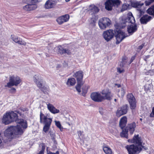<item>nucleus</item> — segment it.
I'll return each mask as SVG.
<instances>
[{
    "label": "nucleus",
    "mask_w": 154,
    "mask_h": 154,
    "mask_svg": "<svg viewBox=\"0 0 154 154\" xmlns=\"http://www.w3.org/2000/svg\"><path fill=\"white\" fill-rule=\"evenodd\" d=\"M114 33V31L110 29L104 31L103 33V35L105 40L108 42L113 38Z\"/></svg>",
    "instance_id": "13"
},
{
    "label": "nucleus",
    "mask_w": 154,
    "mask_h": 154,
    "mask_svg": "<svg viewBox=\"0 0 154 154\" xmlns=\"http://www.w3.org/2000/svg\"><path fill=\"white\" fill-rule=\"evenodd\" d=\"M55 122L56 126L60 129L61 131L62 129H63V128L62 127V126L60 122L59 121H55Z\"/></svg>",
    "instance_id": "37"
},
{
    "label": "nucleus",
    "mask_w": 154,
    "mask_h": 154,
    "mask_svg": "<svg viewBox=\"0 0 154 154\" xmlns=\"http://www.w3.org/2000/svg\"><path fill=\"white\" fill-rule=\"evenodd\" d=\"M146 12L149 14L154 16V6H152L149 8Z\"/></svg>",
    "instance_id": "30"
},
{
    "label": "nucleus",
    "mask_w": 154,
    "mask_h": 154,
    "mask_svg": "<svg viewBox=\"0 0 154 154\" xmlns=\"http://www.w3.org/2000/svg\"><path fill=\"white\" fill-rule=\"evenodd\" d=\"M58 52L61 54H67L68 55H70L71 54L70 50L68 49L64 48L61 45L58 46L57 47Z\"/></svg>",
    "instance_id": "19"
},
{
    "label": "nucleus",
    "mask_w": 154,
    "mask_h": 154,
    "mask_svg": "<svg viewBox=\"0 0 154 154\" xmlns=\"http://www.w3.org/2000/svg\"><path fill=\"white\" fill-rule=\"evenodd\" d=\"M116 100H117L116 99H114V101H115V102H116Z\"/></svg>",
    "instance_id": "54"
},
{
    "label": "nucleus",
    "mask_w": 154,
    "mask_h": 154,
    "mask_svg": "<svg viewBox=\"0 0 154 154\" xmlns=\"http://www.w3.org/2000/svg\"><path fill=\"white\" fill-rule=\"evenodd\" d=\"M135 22L134 18L132 13H129L126 18H122V23L125 24L126 25L128 23H131V24L128 25L127 30L128 33L132 34L137 30V25L134 24Z\"/></svg>",
    "instance_id": "4"
},
{
    "label": "nucleus",
    "mask_w": 154,
    "mask_h": 154,
    "mask_svg": "<svg viewBox=\"0 0 154 154\" xmlns=\"http://www.w3.org/2000/svg\"><path fill=\"white\" fill-rule=\"evenodd\" d=\"M21 125L16 126H11L6 130L4 132L5 136L8 138H13L15 135H21L23 134V128Z\"/></svg>",
    "instance_id": "3"
},
{
    "label": "nucleus",
    "mask_w": 154,
    "mask_h": 154,
    "mask_svg": "<svg viewBox=\"0 0 154 154\" xmlns=\"http://www.w3.org/2000/svg\"><path fill=\"white\" fill-rule=\"evenodd\" d=\"M57 1L54 0H48L45 3V8L46 9H51L54 8L56 5Z\"/></svg>",
    "instance_id": "17"
},
{
    "label": "nucleus",
    "mask_w": 154,
    "mask_h": 154,
    "mask_svg": "<svg viewBox=\"0 0 154 154\" xmlns=\"http://www.w3.org/2000/svg\"><path fill=\"white\" fill-rule=\"evenodd\" d=\"M128 131L126 129L123 130L122 132L120 133L121 136L122 137H125L127 138L128 137Z\"/></svg>",
    "instance_id": "33"
},
{
    "label": "nucleus",
    "mask_w": 154,
    "mask_h": 154,
    "mask_svg": "<svg viewBox=\"0 0 154 154\" xmlns=\"http://www.w3.org/2000/svg\"><path fill=\"white\" fill-rule=\"evenodd\" d=\"M48 154H59V152L58 151H57L56 153H53L51 152H49Z\"/></svg>",
    "instance_id": "49"
},
{
    "label": "nucleus",
    "mask_w": 154,
    "mask_h": 154,
    "mask_svg": "<svg viewBox=\"0 0 154 154\" xmlns=\"http://www.w3.org/2000/svg\"><path fill=\"white\" fill-rule=\"evenodd\" d=\"M70 0H66V2H68Z\"/></svg>",
    "instance_id": "53"
},
{
    "label": "nucleus",
    "mask_w": 154,
    "mask_h": 154,
    "mask_svg": "<svg viewBox=\"0 0 154 154\" xmlns=\"http://www.w3.org/2000/svg\"><path fill=\"white\" fill-rule=\"evenodd\" d=\"M21 82V80L19 76L14 75H10L9 82L7 83V85H5V87L11 88L14 86H17Z\"/></svg>",
    "instance_id": "6"
},
{
    "label": "nucleus",
    "mask_w": 154,
    "mask_h": 154,
    "mask_svg": "<svg viewBox=\"0 0 154 154\" xmlns=\"http://www.w3.org/2000/svg\"><path fill=\"white\" fill-rule=\"evenodd\" d=\"M11 90L14 91H16V89L14 88H12L11 89Z\"/></svg>",
    "instance_id": "52"
},
{
    "label": "nucleus",
    "mask_w": 154,
    "mask_h": 154,
    "mask_svg": "<svg viewBox=\"0 0 154 154\" xmlns=\"http://www.w3.org/2000/svg\"><path fill=\"white\" fill-rule=\"evenodd\" d=\"M135 56H133L131 57V59L130 60V62L129 63V64L131 63L135 59Z\"/></svg>",
    "instance_id": "44"
},
{
    "label": "nucleus",
    "mask_w": 154,
    "mask_h": 154,
    "mask_svg": "<svg viewBox=\"0 0 154 154\" xmlns=\"http://www.w3.org/2000/svg\"><path fill=\"white\" fill-rule=\"evenodd\" d=\"M101 94L103 95L102 96L103 98V100L106 99L110 100L113 97V94L108 89H104L102 91Z\"/></svg>",
    "instance_id": "14"
},
{
    "label": "nucleus",
    "mask_w": 154,
    "mask_h": 154,
    "mask_svg": "<svg viewBox=\"0 0 154 154\" xmlns=\"http://www.w3.org/2000/svg\"><path fill=\"white\" fill-rule=\"evenodd\" d=\"M14 121L18 124V125H21L23 129L27 128L26 121L23 119H18L17 114L13 111L6 112L4 115L2 119V123L6 125Z\"/></svg>",
    "instance_id": "1"
},
{
    "label": "nucleus",
    "mask_w": 154,
    "mask_h": 154,
    "mask_svg": "<svg viewBox=\"0 0 154 154\" xmlns=\"http://www.w3.org/2000/svg\"><path fill=\"white\" fill-rule=\"evenodd\" d=\"M89 10L91 11L94 14H96L99 11V9L94 5H91L89 8Z\"/></svg>",
    "instance_id": "28"
},
{
    "label": "nucleus",
    "mask_w": 154,
    "mask_h": 154,
    "mask_svg": "<svg viewBox=\"0 0 154 154\" xmlns=\"http://www.w3.org/2000/svg\"><path fill=\"white\" fill-rule=\"evenodd\" d=\"M127 99L129 103L130 108L132 109H134L136 106V101L132 93H128L127 94Z\"/></svg>",
    "instance_id": "12"
},
{
    "label": "nucleus",
    "mask_w": 154,
    "mask_h": 154,
    "mask_svg": "<svg viewBox=\"0 0 154 154\" xmlns=\"http://www.w3.org/2000/svg\"><path fill=\"white\" fill-rule=\"evenodd\" d=\"M98 23L100 29H105L110 26L111 21L107 17H103L100 19Z\"/></svg>",
    "instance_id": "8"
},
{
    "label": "nucleus",
    "mask_w": 154,
    "mask_h": 154,
    "mask_svg": "<svg viewBox=\"0 0 154 154\" xmlns=\"http://www.w3.org/2000/svg\"><path fill=\"white\" fill-rule=\"evenodd\" d=\"M39 149H41V150L40 151L39 153L37 154H43L44 153V151L45 149V144L44 143H41L39 145Z\"/></svg>",
    "instance_id": "31"
},
{
    "label": "nucleus",
    "mask_w": 154,
    "mask_h": 154,
    "mask_svg": "<svg viewBox=\"0 0 154 154\" xmlns=\"http://www.w3.org/2000/svg\"><path fill=\"white\" fill-rule=\"evenodd\" d=\"M1 133L0 132V137H1Z\"/></svg>",
    "instance_id": "56"
},
{
    "label": "nucleus",
    "mask_w": 154,
    "mask_h": 154,
    "mask_svg": "<svg viewBox=\"0 0 154 154\" xmlns=\"http://www.w3.org/2000/svg\"><path fill=\"white\" fill-rule=\"evenodd\" d=\"M136 126V124L134 122L129 124L126 127V129L128 131H130V134H132L134 131L135 128Z\"/></svg>",
    "instance_id": "25"
},
{
    "label": "nucleus",
    "mask_w": 154,
    "mask_h": 154,
    "mask_svg": "<svg viewBox=\"0 0 154 154\" xmlns=\"http://www.w3.org/2000/svg\"><path fill=\"white\" fill-rule=\"evenodd\" d=\"M103 110V109L102 108H99V112L102 115L103 114V112L102 111Z\"/></svg>",
    "instance_id": "50"
},
{
    "label": "nucleus",
    "mask_w": 154,
    "mask_h": 154,
    "mask_svg": "<svg viewBox=\"0 0 154 154\" xmlns=\"http://www.w3.org/2000/svg\"><path fill=\"white\" fill-rule=\"evenodd\" d=\"M79 136L80 137L81 136L83 132H82L81 131H78L77 132Z\"/></svg>",
    "instance_id": "45"
},
{
    "label": "nucleus",
    "mask_w": 154,
    "mask_h": 154,
    "mask_svg": "<svg viewBox=\"0 0 154 154\" xmlns=\"http://www.w3.org/2000/svg\"><path fill=\"white\" fill-rule=\"evenodd\" d=\"M127 122V118L125 116L122 117L119 121V126L121 128L123 129L125 127Z\"/></svg>",
    "instance_id": "26"
},
{
    "label": "nucleus",
    "mask_w": 154,
    "mask_h": 154,
    "mask_svg": "<svg viewBox=\"0 0 154 154\" xmlns=\"http://www.w3.org/2000/svg\"><path fill=\"white\" fill-rule=\"evenodd\" d=\"M153 2L154 0H147L145 1L144 3L146 6H148Z\"/></svg>",
    "instance_id": "39"
},
{
    "label": "nucleus",
    "mask_w": 154,
    "mask_h": 154,
    "mask_svg": "<svg viewBox=\"0 0 154 154\" xmlns=\"http://www.w3.org/2000/svg\"><path fill=\"white\" fill-rule=\"evenodd\" d=\"M50 116L49 113L45 115L41 112H40V122L44 125L43 130L45 133L47 132L49 130L52 121V118L50 117Z\"/></svg>",
    "instance_id": "5"
},
{
    "label": "nucleus",
    "mask_w": 154,
    "mask_h": 154,
    "mask_svg": "<svg viewBox=\"0 0 154 154\" xmlns=\"http://www.w3.org/2000/svg\"><path fill=\"white\" fill-rule=\"evenodd\" d=\"M11 38L14 42L19 44L23 45H25L26 44V43L24 41L20 40V39L17 36L11 35Z\"/></svg>",
    "instance_id": "18"
},
{
    "label": "nucleus",
    "mask_w": 154,
    "mask_h": 154,
    "mask_svg": "<svg viewBox=\"0 0 154 154\" xmlns=\"http://www.w3.org/2000/svg\"><path fill=\"white\" fill-rule=\"evenodd\" d=\"M127 58L126 57H123L122 58V63L123 64H125L127 62Z\"/></svg>",
    "instance_id": "40"
},
{
    "label": "nucleus",
    "mask_w": 154,
    "mask_h": 154,
    "mask_svg": "<svg viewBox=\"0 0 154 154\" xmlns=\"http://www.w3.org/2000/svg\"><path fill=\"white\" fill-rule=\"evenodd\" d=\"M117 71L120 73H121L124 72V70L123 69H121L120 68H118L117 69Z\"/></svg>",
    "instance_id": "43"
},
{
    "label": "nucleus",
    "mask_w": 154,
    "mask_h": 154,
    "mask_svg": "<svg viewBox=\"0 0 154 154\" xmlns=\"http://www.w3.org/2000/svg\"><path fill=\"white\" fill-rule=\"evenodd\" d=\"M125 88H121L118 93V95L120 97H122L124 96L125 93Z\"/></svg>",
    "instance_id": "34"
},
{
    "label": "nucleus",
    "mask_w": 154,
    "mask_h": 154,
    "mask_svg": "<svg viewBox=\"0 0 154 154\" xmlns=\"http://www.w3.org/2000/svg\"><path fill=\"white\" fill-rule=\"evenodd\" d=\"M69 18V15L68 14H66L59 17L57 19V21L59 24H61L64 22L68 21Z\"/></svg>",
    "instance_id": "21"
},
{
    "label": "nucleus",
    "mask_w": 154,
    "mask_h": 154,
    "mask_svg": "<svg viewBox=\"0 0 154 154\" xmlns=\"http://www.w3.org/2000/svg\"><path fill=\"white\" fill-rule=\"evenodd\" d=\"M150 117H154V107L152 108V112L150 114Z\"/></svg>",
    "instance_id": "41"
},
{
    "label": "nucleus",
    "mask_w": 154,
    "mask_h": 154,
    "mask_svg": "<svg viewBox=\"0 0 154 154\" xmlns=\"http://www.w3.org/2000/svg\"><path fill=\"white\" fill-rule=\"evenodd\" d=\"M4 147V146L2 145V141L1 139L0 138V147L1 148H2Z\"/></svg>",
    "instance_id": "47"
},
{
    "label": "nucleus",
    "mask_w": 154,
    "mask_h": 154,
    "mask_svg": "<svg viewBox=\"0 0 154 154\" xmlns=\"http://www.w3.org/2000/svg\"><path fill=\"white\" fill-rule=\"evenodd\" d=\"M149 73L151 75H154V69L149 70Z\"/></svg>",
    "instance_id": "42"
},
{
    "label": "nucleus",
    "mask_w": 154,
    "mask_h": 154,
    "mask_svg": "<svg viewBox=\"0 0 154 154\" xmlns=\"http://www.w3.org/2000/svg\"><path fill=\"white\" fill-rule=\"evenodd\" d=\"M37 7L36 5L30 4H27L25 6H24L23 8V10L26 11H30L35 9Z\"/></svg>",
    "instance_id": "24"
},
{
    "label": "nucleus",
    "mask_w": 154,
    "mask_h": 154,
    "mask_svg": "<svg viewBox=\"0 0 154 154\" xmlns=\"http://www.w3.org/2000/svg\"><path fill=\"white\" fill-rule=\"evenodd\" d=\"M131 5L133 7L137 8V15L138 18L140 17L141 16L144 14V11L141 9H139L144 5L143 3L135 1L132 2Z\"/></svg>",
    "instance_id": "9"
},
{
    "label": "nucleus",
    "mask_w": 154,
    "mask_h": 154,
    "mask_svg": "<svg viewBox=\"0 0 154 154\" xmlns=\"http://www.w3.org/2000/svg\"><path fill=\"white\" fill-rule=\"evenodd\" d=\"M91 26H94L95 25H91Z\"/></svg>",
    "instance_id": "57"
},
{
    "label": "nucleus",
    "mask_w": 154,
    "mask_h": 154,
    "mask_svg": "<svg viewBox=\"0 0 154 154\" xmlns=\"http://www.w3.org/2000/svg\"><path fill=\"white\" fill-rule=\"evenodd\" d=\"M92 20H93V22H94V24H94V20H93V19Z\"/></svg>",
    "instance_id": "55"
},
{
    "label": "nucleus",
    "mask_w": 154,
    "mask_h": 154,
    "mask_svg": "<svg viewBox=\"0 0 154 154\" xmlns=\"http://www.w3.org/2000/svg\"><path fill=\"white\" fill-rule=\"evenodd\" d=\"M116 85L117 86L118 88L120 87L121 86V85L120 84H116Z\"/></svg>",
    "instance_id": "51"
},
{
    "label": "nucleus",
    "mask_w": 154,
    "mask_h": 154,
    "mask_svg": "<svg viewBox=\"0 0 154 154\" xmlns=\"http://www.w3.org/2000/svg\"><path fill=\"white\" fill-rule=\"evenodd\" d=\"M115 37L116 39V44H119L126 37L128 36L125 33L119 29L116 28L114 30Z\"/></svg>",
    "instance_id": "7"
},
{
    "label": "nucleus",
    "mask_w": 154,
    "mask_h": 154,
    "mask_svg": "<svg viewBox=\"0 0 154 154\" xmlns=\"http://www.w3.org/2000/svg\"><path fill=\"white\" fill-rule=\"evenodd\" d=\"M152 19V17L147 14L143 15L140 19V23L142 24H146Z\"/></svg>",
    "instance_id": "20"
},
{
    "label": "nucleus",
    "mask_w": 154,
    "mask_h": 154,
    "mask_svg": "<svg viewBox=\"0 0 154 154\" xmlns=\"http://www.w3.org/2000/svg\"><path fill=\"white\" fill-rule=\"evenodd\" d=\"M76 83L75 79L73 78H69L66 82V84L68 86H72L74 85Z\"/></svg>",
    "instance_id": "27"
},
{
    "label": "nucleus",
    "mask_w": 154,
    "mask_h": 154,
    "mask_svg": "<svg viewBox=\"0 0 154 154\" xmlns=\"http://www.w3.org/2000/svg\"><path fill=\"white\" fill-rule=\"evenodd\" d=\"M23 2L26 4L35 5L38 0H23Z\"/></svg>",
    "instance_id": "32"
},
{
    "label": "nucleus",
    "mask_w": 154,
    "mask_h": 154,
    "mask_svg": "<svg viewBox=\"0 0 154 154\" xmlns=\"http://www.w3.org/2000/svg\"><path fill=\"white\" fill-rule=\"evenodd\" d=\"M119 0H107L105 3V8L108 11H111L113 6L118 5L120 4Z\"/></svg>",
    "instance_id": "10"
},
{
    "label": "nucleus",
    "mask_w": 154,
    "mask_h": 154,
    "mask_svg": "<svg viewBox=\"0 0 154 154\" xmlns=\"http://www.w3.org/2000/svg\"><path fill=\"white\" fill-rule=\"evenodd\" d=\"M132 142L135 144L128 145L126 146L129 154H138L141 151L142 148L145 150L147 148L142 145V142L139 135L134 136L132 140Z\"/></svg>",
    "instance_id": "2"
},
{
    "label": "nucleus",
    "mask_w": 154,
    "mask_h": 154,
    "mask_svg": "<svg viewBox=\"0 0 154 154\" xmlns=\"http://www.w3.org/2000/svg\"><path fill=\"white\" fill-rule=\"evenodd\" d=\"M73 76L77 79V82H83L82 79L83 76V73L82 71H79L76 72L73 75Z\"/></svg>",
    "instance_id": "23"
},
{
    "label": "nucleus",
    "mask_w": 154,
    "mask_h": 154,
    "mask_svg": "<svg viewBox=\"0 0 154 154\" xmlns=\"http://www.w3.org/2000/svg\"><path fill=\"white\" fill-rule=\"evenodd\" d=\"M89 88V87L88 86H83L82 88V94L84 96H85V95L87 93V90Z\"/></svg>",
    "instance_id": "36"
},
{
    "label": "nucleus",
    "mask_w": 154,
    "mask_h": 154,
    "mask_svg": "<svg viewBox=\"0 0 154 154\" xmlns=\"http://www.w3.org/2000/svg\"><path fill=\"white\" fill-rule=\"evenodd\" d=\"M91 99L94 101L97 102H101L103 101L102 95L98 92H94L92 93L91 95Z\"/></svg>",
    "instance_id": "15"
},
{
    "label": "nucleus",
    "mask_w": 154,
    "mask_h": 154,
    "mask_svg": "<svg viewBox=\"0 0 154 154\" xmlns=\"http://www.w3.org/2000/svg\"><path fill=\"white\" fill-rule=\"evenodd\" d=\"M77 85L75 87L77 91L79 92L80 93L81 92V88L83 84V82H77Z\"/></svg>",
    "instance_id": "35"
},
{
    "label": "nucleus",
    "mask_w": 154,
    "mask_h": 154,
    "mask_svg": "<svg viewBox=\"0 0 154 154\" xmlns=\"http://www.w3.org/2000/svg\"><path fill=\"white\" fill-rule=\"evenodd\" d=\"M150 56L149 55H147L145 56V57L144 58V59L145 61L146 60V59L147 58H148Z\"/></svg>",
    "instance_id": "48"
},
{
    "label": "nucleus",
    "mask_w": 154,
    "mask_h": 154,
    "mask_svg": "<svg viewBox=\"0 0 154 154\" xmlns=\"http://www.w3.org/2000/svg\"><path fill=\"white\" fill-rule=\"evenodd\" d=\"M127 105H125L121 108H119L116 112L117 116L119 117L122 115L126 114L127 112Z\"/></svg>",
    "instance_id": "16"
},
{
    "label": "nucleus",
    "mask_w": 154,
    "mask_h": 154,
    "mask_svg": "<svg viewBox=\"0 0 154 154\" xmlns=\"http://www.w3.org/2000/svg\"><path fill=\"white\" fill-rule=\"evenodd\" d=\"M33 79L34 82L39 88L45 93V92L46 91H45L44 90L43 81L42 77L38 75H35Z\"/></svg>",
    "instance_id": "11"
},
{
    "label": "nucleus",
    "mask_w": 154,
    "mask_h": 154,
    "mask_svg": "<svg viewBox=\"0 0 154 154\" xmlns=\"http://www.w3.org/2000/svg\"><path fill=\"white\" fill-rule=\"evenodd\" d=\"M103 150L106 154H112V150L111 148L108 146H103Z\"/></svg>",
    "instance_id": "29"
},
{
    "label": "nucleus",
    "mask_w": 154,
    "mask_h": 154,
    "mask_svg": "<svg viewBox=\"0 0 154 154\" xmlns=\"http://www.w3.org/2000/svg\"><path fill=\"white\" fill-rule=\"evenodd\" d=\"M144 45V44H143L142 45L139 46L138 47V49H139L140 50H141L143 48Z\"/></svg>",
    "instance_id": "46"
},
{
    "label": "nucleus",
    "mask_w": 154,
    "mask_h": 154,
    "mask_svg": "<svg viewBox=\"0 0 154 154\" xmlns=\"http://www.w3.org/2000/svg\"><path fill=\"white\" fill-rule=\"evenodd\" d=\"M47 105L48 109L51 113L55 114L60 112L59 110L56 109L51 104L49 103L47 104Z\"/></svg>",
    "instance_id": "22"
},
{
    "label": "nucleus",
    "mask_w": 154,
    "mask_h": 154,
    "mask_svg": "<svg viewBox=\"0 0 154 154\" xmlns=\"http://www.w3.org/2000/svg\"><path fill=\"white\" fill-rule=\"evenodd\" d=\"M129 5L128 4H124L122 6V11H123L125 10H127L129 8Z\"/></svg>",
    "instance_id": "38"
}]
</instances>
